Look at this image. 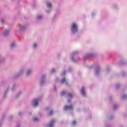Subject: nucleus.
Listing matches in <instances>:
<instances>
[{"label":"nucleus","instance_id":"1","mask_svg":"<svg viewBox=\"0 0 127 127\" xmlns=\"http://www.w3.org/2000/svg\"><path fill=\"white\" fill-rule=\"evenodd\" d=\"M89 68L90 69L93 68L95 76H99L101 74V66L99 64H96L94 65H91Z\"/></svg>","mask_w":127,"mask_h":127},{"label":"nucleus","instance_id":"2","mask_svg":"<svg viewBox=\"0 0 127 127\" xmlns=\"http://www.w3.org/2000/svg\"><path fill=\"white\" fill-rule=\"evenodd\" d=\"M78 26L75 23H72L70 27L71 34H76L78 32Z\"/></svg>","mask_w":127,"mask_h":127},{"label":"nucleus","instance_id":"3","mask_svg":"<svg viewBox=\"0 0 127 127\" xmlns=\"http://www.w3.org/2000/svg\"><path fill=\"white\" fill-rule=\"evenodd\" d=\"M96 56H97V54L95 53H87L84 55L83 59L84 61H86L89 57H96Z\"/></svg>","mask_w":127,"mask_h":127},{"label":"nucleus","instance_id":"4","mask_svg":"<svg viewBox=\"0 0 127 127\" xmlns=\"http://www.w3.org/2000/svg\"><path fill=\"white\" fill-rule=\"evenodd\" d=\"M79 54V52L77 51L73 52L71 55V57H70V59L71 60V61H72V62H73L74 63H77V60H75L74 57L75 56V55H78Z\"/></svg>","mask_w":127,"mask_h":127},{"label":"nucleus","instance_id":"5","mask_svg":"<svg viewBox=\"0 0 127 127\" xmlns=\"http://www.w3.org/2000/svg\"><path fill=\"white\" fill-rule=\"evenodd\" d=\"M61 96H64V95H66L67 97L68 98H70V99H72L73 98V95L71 93H68V94L67 93L66 91H62L61 93Z\"/></svg>","mask_w":127,"mask_h":127},{"label":"nucleus","instance_id":"6","mask_svg":"<svg viewBox=\"0 0 127 127\" xmlns=\"http://www.w3.org/2000/svg\"><path fill=\"white\" fill-rule=\"evenodd\" d=\"M23 73H24V69H20L18 72L14 74V78H18V77H20V76L22 75Z\"/></svg>","mask_w":127,"mask_h":127},{"label":"nucleus","instance_id":"7","mask_svg":"<svg viewBox=\"0 0 127 127\" xmlns=\"http://www.w3.org/2000/svg\"><path fill=\"white\" fill-rule=\"evenodd\" d=\"M46 78V75H45V74H43L41 76V78L40 79V85H41V86H42V85L44 84Z\"/></svg>","mask_w":127,"mask_h":127},{"label":"nucleus","instance_id":"8","mask_svg":"<svg viewBox=\"0 0 127 127\" xmlns=\"http://www.w3.org/2000/svg\"><path fill=\"white\" fill-rule=\"evenodd\" d=\"M19 26L21 31H24L27 27V25L25 24H19Z\"/></svg>","mask_w":127,"mask_h":127},{"label":"nucleus","instance_id":"9","mask_svg":"<svg viewBox=\"0 0 127 127\" xmlns=\"http://www.w3.org/2000/svg\"><path fill=\"white\" fill-rule=\"evenodd\" d=\"M32 106H33L34 108H36V107L38 106V99H35L33 100L32 102Z\"/></svg>","mask_w":127,"mask_h":127},{"label":"nucleus","instance_id":"10","mask_svg":"<svg viewBox=\"0 0 127 127\" xmlns=\"http://www.w3.org/2000/svg\"><path fill=\"white\" fill-rule=\"evenodd\" d=\"M32 74V69L29 68L26 71V77H29Z\"/></svg>","mask_w":127,"mask_h":127},{"label":"nucleus","instance_id":"11","mask_svg":"<svg viewBox=\"0 0 127 127\" xmlns=\"http://www.w3.org/2000/svg\"><path fill=\"white\" fill-rule=\"evenodd\" d=\"M64 111H68V110H73V105L71 104L69 105L65 106L64 107Z\"/></svg>","mask_w":127,"mask_h":127},{"label":"nucleus","instance_id":"12","mask_svg":"<svg viewBox=\"0 0 127 127\" xmlns=\"http://www.w3.org/2000/svg\"><path fill=\"white\" fill-rule=\"evenodd\" d=\"M80 93L83 97H86V93L85 92V87L82 86L80 90Z\"/></svg>","mask_w":127,"mask_h":127},{"label":"nucleus","instance_id":"13","mask_svg":"<svg viewBox=\"0 0 127 127\" xmlns=\"http://www.w3.org/2000/svg\"><path fill=\"white\" fill-rule=\"evenodd\" d=\"M10 31L8 29L5 30V31H4V32H3V36L5 37L6 36H7L8 35H9V32Z\"/></svg>","mask_w":127,"mask_h":127},{"label":"nucleus","instance_id":"14","mask_svg":"<svg viewBox=\"0 0 127 127\" xmlns=\"http://www.w3.org/2000/svg\"><path fill=\"white\" fill-rule=\"evenodd\" d=\"M54 124H55V120H54V119H52L50 123V125H48V127H54Z\"/></svg>","mask_w":127,"mask_h":127},{"label":"nucleus","instance_id":"15","mask_svg":"<svg viewBox=\"0 0 127 127\" xmlns=\"http://www.w3.org/2000/svg\"><path fill=\"white\" fill-rule=\"evenodd\" d=\"M47 110V111H50V112L48 113L49 116H51V115L53 114V110H52L51 107H48Z\"/></svg>","mask_w":127,"mask_h":127},{"label":"nucleus","instance_id":"16","mask_svg":"<svg viewBox=\"0 0 127 127\" xmlns=\"http://www.w3.org/2000/svg\"><path fill=\"white\" fill-rule=\"evenodd\" d=\"M61 84H64V83H65V85H68V83L67 81H66V79L65 78V77H64L62 79H61Z\"/></svg>","mask_w":127,"mask_h":127},{"label":"nucleus","instance_id":"17","mask_svg":"<svg viewBox=\"0 0 127 127\" xmlns=\"http://www.w3.org/2000/svg\"><path fill=\"white\" fill-rule=\"evenodd\" d=\"M15 46H16V44H15V42L12 41L10 43V48L11 49H13V48H14V47H15Z\"/></svg>","mask_w":127,"mask_h":127},{"label":"nucleus","instance_id":"18","mask_svg":"<svg viewBox=\"0 0 127 127\" xmlns=\"http://www.w3.org/2000/svg\"><path fill=\"white\" fill-rule=\"evenodd\" d=\"M46 6L48 8L50 9L52 7V4H51V2H46Z\"/></svg>","mask_w":127,"mask_h":127},{"label":"nucleus","instance_id":"19","mask_svg":"<svg viewBox=\"0 0 127 127\" xmlns=\"http://www.w3.org/2000/svg\"><path fill=\"white\" fill-rule=\"evenodd\" d=\"M36 18L38 20H41V19H43V15L39 14L37 16Z\"/></svg>","mask_w":127,"mask_h":127},{"label":"nucleus","instance_id":"20","mask_svg":"<svg viewBox=\"0 0 127 127\" xmlns=\"http://www.w3.org/2000/svg\"><path fill=\"white\" fill-rule=\"evenodd\" d=\"M38 47V45L36 43H34L32 44V47L33 49H36V48H37Z\"/></svg>","mask_w":127,"mask_h":127},{"label":"nucleus","instance_id":"21","mask_svg":"<svg viewBox=\"0 0 127 127\" xmlns=\"http://www.w3.org/2000/svg\"><path fill=\"white\" fill-rule=\"evenodd\" d=\"M8 89L9 88L8 87L6 90H5V93H4V98H6V96H7V93H8Z\"/></svg>","mask_w":127,"mask_h":127},{"label":"nucleus","instance_id":"22","mask_svg":"<svg viewBox=\"0 0 127 127\" xmlns=\"http://www.w3.org/2000/svg\"><path fill=\"white\" fill-rule=\"evenodd\" d=\"M15 90H16V85L14 84L11 88V91L12 92H14V91H15Z\"/></svg>","mask_w":127,"mask_h":127},{"label":"nucleus","instance_id":"23","mask_svg":"<svg viewBox=\"0 0 127 127\" xmlns=\"http://www.w3.org/2000/svg\"><path fill=\"white\" fill-rule=\"evenodd\" d=\"M126 64H127V62L126 61H123V62H121L120 63H119V65H126Z\"/></svg>","mask_w":127,"mask_h":127},{"label":"nucleus","instance_id":"24","mask_svg":"<svg viewBox=\"0 0 127 127\" xmlns=\"http://www.w3.org/2000/svg\"><path fill=\"white\" fill-rule=\"evenodd\" d=\"M122 76L123 77H126L127 76V72L125 71H122Z\"/></svg>","mask_w":127,"mask_h":127},{"label":"nucleus","instance_id":"25","mask_svg":"<svg viewBox=\"0 0 127 127\" xmlns=\"http://www.w3.org/2000/svg\"><path fill=\"white\" fill-rule=\"evenodd\" d=\"M111 71V67L110 66H107L106 68V72L107 73H109Z\"/></svg>","mask_w":127,"mask_h":127},{"label":"nucleus","instance_id":"26","mask_svg":"<svg viewBox=\"0 0 127 127\" xmlns=\"http://www.w3.org/2000/svg\"><path fill=\"white\" fill-rule=\"evenodd\" d=\"M21 95V92H19L17 94V95H16V98L17 99V98H19V97H20Z\"/></svg>","mask_w":127,"mask_h":127},{"label":"nucleus","instance_id":"27","mask_svg":"<svg viewBox=\"0 0 127 127\" xmlns=\"http://www.w3.org/2000/svg\"><path fill=\"white\" fill-rule=\"evenodd\" d=\"M122 99H127V96L126 94H123L122 95Z\"/></svg>","mask_w":127,"mask_h":127},{"label":"nucleus","instance_id":"28","mask_svg":"<svg viewBox=\"0 0 127 127\" xmlns=\"http://www.w3.org/2000/svg\"><path fill=\"white\" fill-rule=\"evenodd\" d=\"M118 109H119V105H115L114 106V110H117Z\"/></svg>","mask_w":127,"mask_h":127},{"label":"nucleus","instance_id":"29","mask_svg":"<svg viewBox=\"0 0 127 127\" xmlns=\"http://www.w3.org/2000/svg\"><path fill=\"white\" fill-rule=\"evenodd\" d=\"M57 18V15H54L53 19H52V21H54V20H55V19Z\"/></svg>","mask_w":127,"mask_h":127},{"label":"nucleus","instance_id":"30","mask_svg":"<svg viewBox=\"0 0 127 127\" xmlns=\"http://www.w3.org/2000/svg\"><path fill=\"white\" fill-rule=\"evenodd\" d=\"M55 72H56V70H55V69H52L51 70V74H54V73H55Z\"/></svg>","mask_w":127,"mask_h":127},{"label":"nucleus","instance_id":"31","mask_svg":"<svg viewBox=\"0 0 127 127\" xmlns=\"http://www.w3.org/2000/svg\"><path fill=\"white\" fill-rule=\"evenodd\" d=\"M121 87V84L118 83L116 85V88L117 89H120V87Z\"/></svg>","mask_w":127,"mask_h":127},{"label":"nucleus","instance_id":"32","mask_svg":"<svg viewBox=\"0 0 127 127\" xmlns=\"http://www.w3.org/2000/svg\"><path fill=\"white\" fill-rule=\"evenodd\" d=\"M18 115L19 116V117H21V116H22V112H19L18 113Z\"/></svg>","mask_w":127,"mask_h":127},{"label":"nucleus","instance_id":"33","mask_svg":"<svg viewBox=\"0 0 127 127\" xmlns=\"http://www.w3.org/2000/svg\"><path fill=\"white\" fill-rule=\"evenodd\" d=\"M66 74V70H64L62 73V76H65V74Z\"/></svg>","mask_w":127,"mask_h":127},{"label":"nucleus","instance_id":"34","mask_svg":"<svg viewBox=\"0 0 127 127\" xmlns=\"http://www.w3.org/2000/svg\"><path fill=\"white\" fill-rule=\"evenodd\" d=\"M46 13H50V12H51V10H46Z\"/></svg>","mask_w":127,"mask_h":127},{"label":"nucleus","instance_id":"35","mask_svg":"<svg viewBox=\"0 0 127 127\" xmlns=\"http://www.w3.org/2000/svg\"><path fill=\"white\" fill-rule=\"evenodd\" d=\"M72 68L71 67H69L68 69V72H72Z\"/></svg>","mask_w":127,"mask_h":127},{"label":"nucleus","instance_id":"36","mask_svg":"<svg viewBox=\"0 0 127 127\" xmlns=\"http://www.w3.org/2000/svg\"><path fill=\"white\" fill-rule=\"evenodd\" d=\"M13 118V116L12 115L9 116V120L10 121H11L12 120V118Z\"/></svg>","mask_w":127,"mask_h":127},{"label":"nucleus","instance_id":"37","mask_svg":"<svg viewBox=\"0 0 127 127\" xmlns=\"http://www.w3.org/2000/svg\"><path fill=\"white\" fill-rule=\"evenodd\" d=\"M114 119H115V117L114 116H111L110 117V120H114Z\"/></svg>","mask_w":127,"mask_h":127},{"label":"nucleus","instance_id":"38","mask_svg":"<svg viewBox=\"0 0 127 127\" xmlns=\"http://www.w3.org/2000/svg\"><path fill=\"white\" fill-rule=\"evenodd\" d=\"M114 8H118V5L116 4H114L113 5Z\"/></svg>","mask_w":127,"mask_h":127},{"label":"nucleus","instance_id":"39","mask_svg":"<svg viewBox=\"0 0 127 127\" xmlns=\"http://www.w3.org/2000/svg\"><path fill=\"white\" fill-rule=\"evenodd\" d=\"M4 22H5V20H4V19H2L1 20V23L3 24V23H4Z\"/></svg>","mask_w":127,"mask_h":127},{"label":"nucleus","instance_id":"40","mask_svg":"<svg viewBox=\"0 0 127 127\" xmlns=\"http://www.w3.org/2000/svg\"><path fill=\"white\" fill-rule=\"evenodd\" d=\"M38 121H39V119H38V118L34 119V122H38Z\"/></svg>","mask_w":127,"mask_h":127},{"label":"nucleus","instance_id":"41","mask_svg":"<svg viewBox=\"0 0 127 127\" xmlns=\"http://www.w3.org/2000/svg\"><path fill=\"white\" fill-rule=\"evenodd\" d=\"M76 121H73V122H72V125H76Z\"/></svg>","mask_w":127,"mask_h":127},{"label":"nucleus","instance_id":"42","mask_svg":"<svg viewBox=\"0 0 127 127\" xmlns=\"http://www.w3.org/2000/svg\"><path fill=\"white\" fill-rule=\"evenodd\" d=\"M70 102H71V99H67V102H68V103H70Z\"/></svg>","mask_w":127,"mask_h":127},{"label":"nucleus","instance_id":"43","mask_svg":"<svg viewBox=\"0 0 127 127\" xmlns=\"http://www.w3.org/2000/svg\"><path fill=\"white\" fill-rule=\"evenodd\" d=\"M54 90H55V91H56V85H54Z\"/></svg>","mask_w":127,"mask_h":127},{"label":"nucleus","instance_id":"44","mask_svg":"<svg viewBox=\"0 0 127 127\" xmlns=\"http://www.w3.org/2000/svg\"><path fill=\"white\" fill-rule=\"evenodd\" d=\"M94 15H96V13H93V16H94Z\"/></svg>","mask_w":127,"mask_h":127},{"label":"nucleus","instance_id":"45","mask_svg":"<svg viewBox=\"0 0 127 127\" xmlns=\"http://www.w3.org/2000/svg\"><path fill=\"white\" fill-rule=\"evenodd\" d=\"M29 115H31V112L29 113Z\"/></svg>","mask_w":127,"mask_h":127},{"label":"nucleus","instance_id":"46","mask_svg":"<svg viewBox=\"0 0 127 127\" xmlns=\"http://www.w3.org/2000/svg\"><path fill=\"white\" fill-rule=\"evenodd\" d=\"M16 127H19V125H17Z\"/></svg>","mask_w":127,"mask_h":127},{"label":"nucleus","instance_id":"47","mask_svg":"<svg viewBox=\"0 0 127 127\" xmlns=\"http://www.w3.org/2000/svg\"><path fill=\"white\" fill-rule=\"evenodd\" d=\"M106 127H110V126H107Z\"/></svg>","mask_w":127,"mask_h":127},{"label":"nucleus","instance_id":"48","mask_svg":"<svg viewBox=\"0 0 127 127\" xmlns=\"http://www.w3.org/2000/svg\"><path fill=\"white\" fill-rule=\"evenodd\" d=\"M119 127H123L122 126H120Z\"/></svg>","mask_w":127,"mask_h":127},{"label":"nucleus","instance_id":"49","mask_svg":"<svg viewBox=\"0 0 127 127\" xmlns=\"http://www.w3.org/2000/svg\"><path fill=\"white\" fill-rule=\"evenodd\" d=\"M1 127V125L0 124V127Z\"/></svg>","mask_w":127,"mask_h":127}]
</instances>
